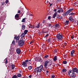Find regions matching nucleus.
<instances>
[{"instance_id": "1", "label": "nucleus", "mask_w": 78, "mask_h": 78, "mask_svg": "<svg viewBox=\"0 0 78 78\" xmlns=\"http://www.w3.org/2000/svg\"><path fill=\"white\" fill-rule=\"evenodd\" d=\"M43 70V65H41L40 66L35 68L34 69V72L39 73V72H41V71Z\"/></svg>"}, {"instance_id": "2", "label": "nucleus", "mask_w": 78, "mask_h": 78, "mask_svg": "<svg viewBox=\"0 0 78 78\" xmlns=\"http://www.w3.org/2000/svg\"><path fill=\"white\" fill-rule=\"evenodd\" d=\"M68 75L70 76V78H75L76 75L73 72L72 70H70L68 72Z\"/></svg>"}, {"instance_id": "3", "label": "nucleus", "mask_w": 78, "mask_h": 78, "mask_svg": "<svg viewBox=\"0 0 78 78\" xmlns=\"http://www.w3.org/2000/svg\"><path fill=\"white\" fill-rule=\"evenodd\" d=\"M73 9H74V8H73L68 9L65 12V13H63V17H65L66 16H68V15H69L71 12L73 11Z\"/></svg>"}, {"instance_id": "4", "label": "nucleus", "mask_w": 78, "mask_h": 78, "mask_svg": "<svg viewBox=\"0 0 78 78\" xmlns=\"http://www.w3.org/2000/svg\"><path fill=\"white\" fill-rule=\"evenodd\" d=\"M25 43V41L23 40V39H20V40L18 41L19 45L20 47H22L24 44Z\"/></svg>"}, {"instance_id": "5", "label": "nucleus", "mask_w": 78, "mask_h": 78, "mask_svg": "<svg viewBox=\"0 0 78 78\" xmlns=\"http://www.w3.org/2000/svg\"><path fill=\"white\" fill-rule=\"evenodd\" d=\"M57 37L58 41H61L63 39V35L62 34H58L57 35Z\"/></svg>"}, {"instance_id": "6", "label": "nucleus", "mask_w": 78, "mask_h": 78, "mask_svg": "<svg viewBox=\"0 0 78 78\" xmlns=\"http://www.w3.org/2000/svg\"><path fill=\"white\" fill-rule=\"evenodd\" d=\"M69 20L70 21V22H75V23L76 22V20L73 19V16H70L69 17Z\"/></svg>"}, {"instance_id": "7", "label": "nucleus", "mask_w": 78, "mask_h": 78, "mask_svg": "<svg viewBox=\"0 0 78 78\" xmlns=\"http://www.w3.org/2000/svg\"><path fill=\"white\" fill-rule=\"evenodd\" d=\"M19 38H20V35L17 36H15L14 37V39L15 40H16V42H18L19 40Z\"/></svg>"}, {"instance_id": "8", "label": "nucleus", "mask_w": 78, "mask_h": 78, "mask_svg": "<svg viewBox=\"0 0 78 78\" xmlns=\"http://www.w3.org/2000/svg\"><path fill=\"white\" fill-rule=\"evenodd\" d=\"M15 19L16 20H19L20 18H19V14H16L15 16Z\"/></svg>"}, {"instance_id": "9", "label": "nucleus", "mask_w": 78, "mask_h": 78, "mask_svg": "<svg viewBox=\"0 0 78 78\" xmlns=\"http://www.w3.org/2000/svg\"><path fill=\"white\" fill-rule=\"evenodd\" d=\"M51 62V61L50 60H48L46 61L44 63V66H47L48 64H50Z\"/></svg>"}, {"instance_id": "10", "label": "nucleus", "mask_w": 78, "mask_h": 78, "mask_svg": "<svg viewBox=\"0 0 78 78\" xmlns=\"http://www.w3.org/2000/svg\"><path fill=\"white\" fill-rule=\"evenodd\" d=\"M72 70L73 72H76V73H78V69L76 67L73 68Z\"/></svg>"}, {"instance_id": "11", "label": "nucleus", "mask_w": 78, "mask_h": 78, "mask_svg": "<svg viewBox=\"0 0 78 78\" xmlns=\"http://www.w3.org/2000/svg\"><path fill=\"white\" fill-rule=\"evenodd\" d=\"M70 13H69V16H74L75 14V12H71Z\"/></svg>"}, {"instance_id": "12", "label": "nucleus", "mask_w": 78, "mask_h": 78, "mask_svg": "<svg viewBox=\"0 0 78 78\" xmlns=\"http://www.w3.org/2000/svg\"><path fill=\"white\" fill-rule=\"evenodd\" d=\"M31 59H30V60H29L28 59L26 60H25V62L27 63L28 64H31Z\"/></svg>"}, {"instance_id": "13", "label": "nucleus", "mask_w": 78, "mask_h": 78, "mask_svg": "<svg viewBox=\"0 0 78 78\" xmlns=\"http://www.w3.org/2000/svg\"><path fill=\"white\" fill-rule=\"evenodd\" d=\"M22 66H23V67H27V63L25 61H24L22 63Z\"/></svg>"}, {"instance_id": "14", "label": "nucleus", "mask_w": 78, "mask_h": 78, "mask_svg": "<svg viewBox=\"0 0 78 78\" xmlns=\"http://www.w3.org/2000/svg\"><path fill=\"white\" fill-rule=\"evenodd\" d=\"M57 13L58 12V13H60V12H61L62 13L64 12V10L62 9V8H60L59 10H58L57 11Z\"/></svg>"}, {"instance_id": "15", "label": "nucleus", "mask_w": 78, "mask_h": 78, "mask_svg": "<svg viewBox=\"0 0 78 78\" xmlns=\"http://www.w3.org/2000/svg\"><path fill=\"white\" fill-rule=\"evenodd\" d=\"M16 52L17 54H20L21 52V50L19 48H17L16 49Z\"/></svg>"}, {"instance_id": "16", "label": "nucleus", "mask_w": 78, "mask_h": 78, "mask_svg": "<svg viewBox=\"0 0 78 78\" xmlns=\"http://www.w3.org/2000/svg\"><path fill=\"white\" fill-rule=\"evenodd\" d=\"M25 36V34H24V33H22V34H21L20 35V37H21L20 39H23V38H24Z\"/></svg>"}, {"instance_id": "17", "label": "nucleus", "mask_w": 78, "mask_h": 78, "mask_svg": "<svg viewBox=\"0 0 78 78\" xmlns=\"http://www.w3.org/2000/svg\"><path fill=\"white\" fill-rule=\"evenodd\" d=\"M58 14V12H55L54 14L52 16V18H53V19H55L56 16H57V14Z\"/></svg>"}, {"instance_id": "18", "label": "nucleus", "mask_w": 78, "mask_h": 78, "mask_svg": "<svg viewBox=\"0 0 78 78\" xmlns=\"http://www.w3.org/2000/svg\"><path fill=\"white\" fill-rule=\"evenodd\" d=\"M56 17L57 19H60L61 20L62 19V16L58 14L57 15Z\"/></svg>"}, {"instance_id": "19", "label": "nucleus", "mask_w": 78, "mask_h": 78, "mask_svg": "<svg viewBox=\"0 0 78 78\" xmlns=\"http://www.w3.org/2000/svg\"><path fill=\"white\" fill-rule=\"evenodd\" d=\"M29 27L31 28H35V26H34L33 25H31V24H30L29 25Z\"/></svg>"}, {"instance_id": "20", "label": "nucleus", "mask_w": 78, "mask_h": 78, "mask_svg": "<svg viewBox=\"0 0 78 78\" xmlns=\"http://www.w3.org/2000/svg\"><path fill=\"white\" fill-rule=\"evenodd\" d=\"M58 57H57V56L55 55V56L54 57V58H53V61H57Z\"/></svg>"}, {"instance_id": "21", "label": "nucleus", "mask_w": 78, "mask_h": 78, "mask_svg": "<svg viewBox=\"0 0 78 78\" xmlns=\"http://www.w3.org/2000/svg\"><path fill=\"white\" fill-rule=\"evenodd\" d=\"M75 53V51L74 50H73L71 52V56H73V53Z\"/></svg>"}, {"instance_id": "22", "label": "nucleus", "mask_w": 78, "mask_h": 78, "mask_svg": "<svg viewBox=\"0 0 78 78\" xmlns=\"http://www.w3.org/2000/svg\"><path fill=\"white\" fill-rule=\"evenodd\" d=\"M40 23H38L37 26H36L35 27V28H39V27H40Z\"/></svg>"}, {"instance_id": "23", "label": "nucleus", "mask_w": 78, "mask_h": 78, "mask_svg": "<svg viewBox=\"0 0 78 78\" xmlns=\"http://www.w3.org/2000/svg\"><path fill=\"white\" fill-rule=\"evenodd\" d=\"M69 21L68 20H66V22H65V25H67L69 24Z\"/></svg>"}, {"instance_id": "24", "label": "nucleus", "mask_w": 78, "mask_h": 78, "mask_svg": "<svg viewBox=\"0 0 78 78\" xmlns=\"http://www.w3.org/2000/svg\"><path fill=\"white\" fill-rule=\"evenodd\" d=\"M26 18L23 19V20L21 21L22 22H24V23H25V20H26Z\"/></svg>"}, {"instance_id": "25", "label": "nucleus", "mask_w": 78, "mask_h": 78, "mask_svg": "<svg viewBox=\"0 0 78 78\" xmlns=\"http://www.w3.org/2000/svg\"><path fill=\"white\" fill-rule=\"evenodd\" d=\"M25 29V26L23 25L22 26V30H24Z\"/></svg>"}, {"instance_id": "26", "label": "nucleus", "mask_w": 78, "mask_h": 78, "mask_svg": "<svg viewBox=\"0 0 78 78\" xmlns=\"http://www.w3.org/2000/svg\"><path fill=\"white\" fill-rule=\"evenodd\" d=\"M28 32V31L27 30H25L24 31V33L25 34H27V33Z\"/></svg>"}, {"instance_id": "27", "label": "nucleus", "mask_w": 78, "mask_h": 78, "mask_svg": "<svg viewBox=\"0 0 78 78\" xmlns=\"http://www.w3.org/2000/svg\"><path fill=\"white\" fill-rule=\"evenodd\" d=\"M11 66H12V70H14V67H15V65H11Z\"/></svg>"}, {"instance_id": "28", "label": "nucleus", "mask_w": 78, "mask_h": 78, "mask_svg": "<svg viewBox=\"0 0 78 78\" xmlns=\"http://www.w3.org/2000/svg\"><path fill=\"white\" fill-rule=\"evenodd\" d=\"M62 71V72H67V69H63Z\"/></svg>"}, {"instance_id": "29", "label": "nucleus", "mask_w": 78, "mask_h": 78, "mask_svg": "<svg viewBox=\"0 0 78 78\" xmlns=\"http://www.w3.org/2000/svg\"><path fill=\"white\" fill-rule=\"evenodd\" d=\"M32 69V66H29L28 67V69L29 70H31Z\"/></svg>"}, {"instance_id": "30", "label": "nucleus", "mask_w": 78, "mask_h": 78, "mask_svg": "<svg viewBox=\"0 0 78 78\" xmlns=\"http://www.w3.org/2000/svg\"><path fill=\"white\" fill-rule=\"evenodd\" d=\"M18 77H21L22 76V74H18L17 75Z\"/></svg>"}, {"instance_id": "31", "label": "nucleus", "mask_w": 78, "mask_h": 78, "mask_svg": "<svg viewBox=\"0 0 78 78\" xmlns=\"http://www.w3.org/2000/svg\"><path fill=\"white\" fill-rule=\"evenodd\" d=\"M41 60H42V58H39L37 59V61H38L39 62H40Z\"/></svg>"}, {"instance_id": "32", "label": "nucleus", "mask_w": 78, "mask_h": 78, "mask_svg": "<svg viewBox=\"0 0 78 78\" xmlns=\"http://www.w3.org/2000/svg\"><path fill=\"white\" fill-rule=\"evenodd\" d=\"M17 78V76H16V75H15L13 76L12 78Z\"/></svg>"}, {"instance_id": "33", "label": "nucleus", "mask_w": 78, "mask_h": 78, "mask_svg": "<svg viewBox=\"0 0 78 78\" xmlns=\"http://www.w3.org/2000/svg\"><path fill=\"white\" fill-rule=\"evenodd\" d=\"M55 27H59V24H58V23H57V24H56L55 25Z\"/></svg>"}, {"instance_id": "34", "label": "nucleus", "mask_w": 78, "mask_h": 78, "mask_svg": "<svg viewBox=\"0 0 78 78\" xmlns=\"http://www.w3.org/2000/svg\"><path fill=\"white\" fill-rule=\"evenodd\" d=\"M67 61H63V64H67Z\"/></svg>"}, {"instance_id": "35", "label": "nucleus", "mask_w": 78, "mask_h": 78, "mask_svg": "<svg viewBox=\"0 0 78 78\" xmlns=\"http://www.w3.org/2000/svg\"><path fill=\"white\" fill-rule=\"evenodd\" d=\"M12 45H15V41H13L12 42Z\"/></svg>"}, {"instance_id": "36", "label": "nucleus", "mask_w": 78, "mask_h": 78, "mask_svg": "<svg viewBox=\"0 0 78 78\" xmlns=\"http://www.w3.org/2000/svg\"><path fill=\"white\" fill-rule=\"evenodd\" d=\"M49 56L48 55H45L44 56V58H48V57Z\"/></svg>"}, {"instance_id": "37", "label": "nucleus", "mask_w": 78, "mask_h": 78, "mask_svg": "<svg viewBox=\"0 0 78 78\" xmlns=\"http://www.w3.org/2000/svg\"><path fill=\"white\" fill-rule=\"evenodd\" d=\"M48 36H49V34H46L45 36H44V37H48Z\"/></svg>"}, {"instance_id": "38", "label": "nucleus", "mask_w": 78, "mask_h": 78, "mask_svg": "<svg viewBox=\"0 0 78 78\" xmlns=\"http://www.w3.org/2000/svg\"><path fill=\"white\" fill-rule=\"evenodd\" d=\"M9 2V1H8V0H6L5 1V3H6V4H7V3H8Z\"/></svg>"}, {"instance_id": "39", "label": "nucleus", "mask_w": 78, "mask_h": 78, "mask_svg": "<svg viewBox=\"0 0 78 78\" xmlns=\"http://www.w3.org/2000/svg\"><path fill=\"white\" fill-rule=\"evenodd\" d=\"M51 62L49 63V65L48 66V67H50L51 66Z\"/></svg>"}, {"instance_id": "40", "label": "nucleus", "mask_w": 78, "mask_h": 78, "mask_svg": "<svg viewBox=\"0 0 78 78\" xmlns=\"http://www.w3.org/2000/svg\"><path fill=\"white\" fill-rule=\"evenodd\" d=\"M48 26L49 27H52V26H51V24H50V23L49 24Z\"/></svg>"}, {"instance_id": "41", "label": "nucleus", "mask_w": 78, "mask_h": 78, "mask_svg": "<svg viewBox=\"0 0 78 78\" xmlns=\"http://www.w3.org/2000/svg\"><path fill=\"white\" fill-rule=\"evenodd\" d=\"M48 20H50V19H51V17H50V16H49L48 17Z\"/></svg>"}, {"instance_id": "42", "label": "nucleus", "mask_w": 78, "mask_h": 78, "mask_svg": "<svg viewBox=\"0 0 78 78\" xmlns=\"http://www.w3.org/2000/svg\"><path fill=\"white\" fill-rule=\"evenodd\" d=\"M49 23H46V26H47V27H48V25H49Z\"/></svg>"}, {"instance_id": "43", "label": "nucleus", "mask_w": 78, "mask_h": 78, "mask_svg": "<svg viewBox=\"0 0 78 78\" xmlns=\"http://www.w3.org/2000/svg\"><path fill=\"white\" fill-rule=\"evenodd\" d=\"M52 78H54V77H55V76L54 75H53L51 76Z\"/></svg>"}, {"instance_id": "44", "label": "nucleus", "mask_w": 78, "mask_h": 78, "mask_svg": "<svg viewBox=\"0 0 78 78\" xmlns=\"http://www.w3.org/2000/svg\"><path fill=\"white\" fill-rule=\"evenodd\" d=\"M73 36H74V35H73V36H71V37L72 39H73L74 38V37H73Z\"/></svg>"}, {"instance_id": "45", "label": "nucleus", "mask_w": 78, "mask_h": 78, "mask_svg": "<svg viewBox=\"0 0 78 78\" xmlns=\"http://www.w3.org/2000/svg\"><path fill=\"white\" fill-rule=\"evenodd\" d=\"M5 64H7L8 63V60H5Z\"/></svg>"}, {"instance_id": "46", "label": "nucleus", "mask_w": 78, "mask_h": 78, "mask_svg": "<svg viewBox=\"0 0 78 78\" xmlns=\"http://www.w3.org/2000/svg\"><path fill=\"white\" fill-rule=\"evenodd\" d=\"M44 67L46 69H47L48 68V67H47V66H45V65H44Z\"/></svg>"}, {"instance_id": "47", "label": "nucleus", "mask_w": 78, "mask_h": 78, "mask_svg": "<svg viewBox=\"0 0 78 78\" xmlns=\"http://www.w3.org/2000/svg\"><path fill=\"white\" fill-rule=\"evenodd\" d=\"M21 11H20V10H19L18 11L17 13H20V12Z\"/></svg>"}, {"instance_id": "48", "label": "nucleus", "mask_w": 78, "mask_h": 78, "mask_svg": "<svg viewBox=\"0 0 78 78\" xmlns=\"http://www.w3.org/2000/svg\"><path fill=\"white\" fill-rule=\"evenodd\" d=\"M57 10V9H54V11H55V12H56Z\"/></svg>"}, {"instance_id": "49", "label": "nucleus", "mask_w": 78, "mask_h": 78, "mask_svg": "<svg viewBox=\"0 0 78 78\" xmlns=\"http://www.w3.org/2000/svg\"><path fill=\"white\" fill-rule=\"evenodd\" d=\"M4 5H5V2H3L2 3V6H3Z\"/></svg>"}, {"instance_id": "50", "label": "nucleus", "mask_w": 78, "mask_h": 78, "mask_svg": "<svg viewBox=\"0 0 78 78\" xmlns=\"http://www.w3.org/2000/svg\"><path fill=\"white\" fill-rule=\"evenodd\" d=\"M33 42V41H31L30 42V44H32Z\"/></svg>"}, {"instance_id": "51", "label": "nucleus", "mask_w": 78, "mask_h": 78, "mask_svg": "<svg viewBox=\"0 0 78 78\" xmlns=\"http://www.w3.org/2000/svg\"><path fill=\"white\" fill-rule=\"evenodd\" d=\"M48 42H50V38L48 39Z\"/></svg>"}, {"instance_id": "52", "label": "nucleus", "mask_w": 78, "mask_h": 78, "mask_svg": "<svg viewBox=\"0 0 78 78\" xmlns=\"http://www.w3.org/2000/svg\"><path fill=\"white\" fill-rule=\"evenodd\" d=\"M31 75H30L29 76V78H31Z\"/></svg>"}, {"instance_id": "53", "label": "nucleus", "mask_w": 78, "mask_h": 78, "mask_svg": "<svg viewBox=\"0 0 78 78\" xmlns=\"http://www.w3.org/2000/svg\"><path fill=\"white\" fill-rule=\"evenodd\" d=\"M19 72H20V73H22V70H20Z\"/></svg>"}, {"instance_id": "54", "label": "nucleus", "mask_w": 78, "mask_h": 78, "mask_svg": "<svg viewBox=\"0 0 78 78\" xmlns=\"http://www.w3.org/2000/svg\"><path fill=\"white\" fill-rule=\"evenodd\" d=\"M55 52H57V51H58L57 50V49H55Z\"/></svg>"}, {"instance_id": "55", "label": "nucleus", "mask_w": 78, "mask_h": 78, "mask_svg": "<svg viewBox=\"0 0 78 78\" xmlns=\"http://www.w3.org/2000/svg\"><path fill=\"white\" fill-rule=\"evenodd\" d=\"M45 22V20H44L43 21V23H44Z\"/></svg>"}, {"instance_id": "56", "label": "nucleus", "mask_w": 78, "mask_h": 78, "mask_svg": "<svg viewBox=\"0 0 78 78\" xmlns=\"http://www.w3.org/2000/svg\"><path fill=\"white\" fill-rule=\"evenodd\" d=\"M52 5H53V4H50V6H51Z\"/></svg>"}, {"instance_id": "57", "label": "nucleus", "mask_w": 78, "mask_h": 78, "mask_svg": "<svg viewBox=\"0 0 78 78\" xmlns=\"http://www.w3.org/2000/svg\"><path fill=\"white\" fill-rule=\"evenodd\" d=\"M48 31H47L45 32V33H48Z\"/></svg>"}, {"instance_id": "58", "label": "nucleus", "mask_w": 78, "mask_h": 78, "mask_svg": "<svg viewBox=\"0 0 78 78\" xmlns=\"http://www.w3.org/2000/svg\"><path fill=\"white\" fill-rule=\"evenodd\" d=\"M46 72L47 73H48V72H48V71L47 70V71H46Z\"/></svg>"}, {"instance_id": "59", "label": "nucleus", "mask_w": 78, "mask_h": 78, "mask_svg": "<svg viewBox=\"0 0 78 78\" xmlns=\"http://www.w3.org/2000/svg\"><path fill=\"white\" fill-rule=\"evenodd\" d=\"M57 9H60V8L59 7H58V8Z\"/></svg>"}, {"instance_id": "60", "label": "nucleus", "mask_w": 78, "mask_h": 78, "mask_svg": "<svg viewBox=\"0 0 78 78\" xmlns=\"http://www.w3.org/2000/svg\"><path fill=\"white\" fill-rule=\"evenodd\" d=\"M45 32L44 31H43V33H45Z\"/></svg>"}, {"instance_id": "61", "label": "nucleus", "mask_w": 78, "mask_h": 78, "mask_svg": "<svg viewBox=\"0 0 78 78\" xmlns=\"http://www.w3.org/2000/svg\"><path fill=\"white\" fill-rule=\"evenodd\" d=\"M77 37V34H76V37Z\"/></svg>"}, {"instance_id": "62", "label": "nucleus", "mask_w": 78, "mask_h": 78, "mask_svg": "<svg viewBox=\"0 0 78 78\" xmlns=\"http://www.w3.org/2000/svg\"><path fill=\"white\" fill-rule=\"evenodd\" d=\"M65 45H66L67 44V43H65Z\"/></svg>"}, {"instance_id": "63", "label": "nucleus", "mask_w": 78, "mask_h": 78, "mask_svg": "<svg viewBox=\"0 0 78 78\" xmlns=\"http://www.w3.org/2000/svg\"><path fill=\"white\" fill-rule=\"evenodd\" d=\"M30 15L31 16H33V15L32 14H30Z\"/></svg>"}, {"instance_id": "64", "label": "nucleus", "mask_w": 78, "mask_h": 78, "mask_svg": "<svg viewBox=\"0 0 78 78\" xmlns=\"http://www.w3.org/2000/svg\"><path fill=\"white\" fill-rule=\"evenodd\" d=\"M19 57H20L18 56V58H19Z\"/></svg>"}]
</instances>
